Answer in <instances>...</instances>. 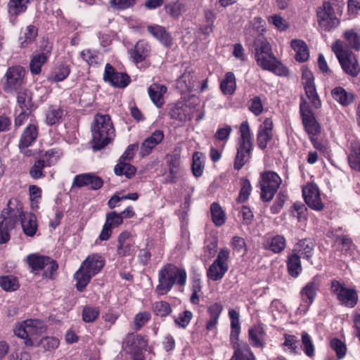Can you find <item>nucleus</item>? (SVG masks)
<instances>
[{
	"mask_svg": "<svg viewBox=\"0 0 360 360\" xmlns=\"http://www.w3.org/2000/svg\"><path fill=\"white\" fill-rule=\"evenodd\" d=\"M255 48V58L257 65L263 70L278 76H287L288 69L272 53L271 46L264 36H259L252 44Z\"/></svg>",
	"mask_w": 360,
	"mask_h": 360,
	"instance_id": "f257e3e1",
	"label": "nucleus"
},
{
	"mask_svg": "<svg viewBox=\"0 0 360 360\" xmlns=\"http://www.w3.org/2000/svg\"><path fill=\"white\" fill-rule=\"evenodd\" d=\"M93 148L101 150L113 140L115 134L112 120L108 115L98 113L91 124Z\"/></svg>",
	"mask_w": 360,
	"mask_h": 360,
	"instance_id": "f03ea898",
	"label": "nucleus"
},
{
	"mask_svg": "<svg viewBox=\"0 0 360 360\" xmlns=\"http://www.w3.org/2000/svg\"><path fill=\"white\" fill-rule=\"evenodd\" d=\"M186 277L184 269L173 264L165 265L158 273L159 283L155 288V292L160 295H165L171 290L174 283L181 286L184 285Z\"/></svg>",
	"mask_w": 360,
	"mask_h": 360,
	"instance_id": "7ed1b4c3",
	"label": "nucleus"
},
{
	"mask_svg": "<svg viewBox=\"0 0 360 360\" xmlns=\"http://www.w3.org/2000/svg\"><path fill=\"white\" fill-rule=\"evenodd\" d=\"M239 131L240 137L237 141V153L234 161V168L237 170L250 160L253 150L252 136L248 121L241 123Z\"/></svg>",
	"mask_w": 360,
	"mask_h": 360,
	"instance_id": "20e7f679",
	"label": "nucleus"
},
{
	"mask_svg": "<svg viewBox=\"0 0 360 360\" xmlns=\"http://www.w3.org/2000/svg\"><path fill=\"white\" fill-rule=\"evenodd\" d=\"M46 330L45 323L39 319H27L18 323L14 328V333L23 339L27 347H36L38 338Z\"/></svg>",
	"mask_w": 360,
	"mask_h": 360,
	"instance_id": "39448f33",
	"label": "nucleus"
},
{
	"mask_svg": "<svg viewBox=\"0 0 360 360\" xmlns=\"http://www.w3.org/2000/svg\"><path fill=\"white\" fill-rule=\"evenodd\" d=\"M332 50L344 72L352 77H356L359 72V65L354 53L346 48L341 40H336L334 42Z\"/></svg>",
	"mask_w": 360,
	"mask_h": 360,
	"instance_id": "423d86ee",
	"label": "nucleus"
},
{
	"mask_svg": "<svg viewBox=\"0 0 360 360\" xmlns=\"http://www.w3.org/2000/svg\"><path fill=\"white\" fill-rule=\"evenodd\" d=\"M281 178L274 172H262L259 177L261 198L264 201H270L281 184Z\"/></svg>",
	"mask_w": 360,
	"mask_h": 360,
	"instance_id": "0eeeda50",
	"label": "nucleus"
},
{
	"mask_svg": "<svg viewBox=\"0 0 360 360\" xmlns=\"http://www.w3.org/2000/svg\"><path fill=\"white\" fill-rule=\"evenodd\" d=\"M331 293L340 303L346 307L353 308L358 302V294L354 288H347L343 282L337 280L331 281Z\"/></svg>",
	"mask_w": 360,
	"mask_h": 360,
	"instance_id": "6e6552de",
	"label": "nucleus"
},
{
	"mask_svg": "<svg viewBox=\"0 0 360 360\" xmlns=\"http://www.w3.org/2000/svg\"><path fill=\"white\" fill-rule=\"evenodd\" d=\"M302 82L304 89V94L300 98V103L305 101L307 104L315 109H319L321 106V101L316 92L312 72L307 70H302Z\"/></svg>",
	"mask_w": 360,
	"mask_h": 360,
	"instance_id": "1a4fd4ad",
	"label": "nucleus"
},
{
	"mask_svg": "<svg viewBox=\"0 0 360 360\" xmlns=\"http://www.w3.org/2000/svg\"><path fill=\"white\" fill-rule=\"evenodd\" d=\"M316 15L319 26L324 31L330 32L340 25V20L335 15L333 4L330 1H324L322 6L317 8Z\"/></svg>",
	"mask_w": 360,
	"mask_h": 360,
	"instance_id": "9d476101",
	"label": "nucleus"
},
{
	"mask_svg": "<svg viewBox=\"0 0 360 360\" xmlns=\"http://www.w3.org/2000/svg\"><path fill=\"white\" fill-rule=\"evenodd\" d=\"M230 252L224 248L219 250L216 259L210 266L207 271V276L209 279L217 281L221 280L228 271V259Z\"/></svg>",
	"mask_w": 360,
	"mask_h": 360,
	"instance_id": "9b49d317",
	"label": "nucleus"
},
{
	"mask_svg": "<svg viewBox=\"0 0 360 360\" xmlns=\"http://www.w3.org/2000/svg\"><path fill=\"white\" fill-rule=\"evenodd\" d=\"M23 212L22 202L17 198H11L4 208L0 216V219L6 222L10 227H15L18 222L22 219Z\"/></svg>",
	"mask_w": 360,
	"mask_h": 360,
	"instance_id": "f8f14e48",
	"label": "nucleus"
},
{
	"mask_svg": "<svg viewBox=\"0 0 360 360\" xmlns=\"http://www.w3.org/2000/svg\"><path fill=\"white\" fill-rule=\"evenodd\" d=\"M313 110L315 108L304 101L300 104V114L302 118V123L307 134L310 136H315L321 131V127L316 120Z\"/></svg>",
	"mask_w": 360,
	"mask_h": 360,
	"instance_id": "ddd939ff",
	"label": "nucleus"
},
{
	"mask_svg": "<svg viewBox=\"0 0 360 360\" xmlns=\"http://www.w3.org/2000/svg\"><path fill=\"white\" fill-rule=\"evenodd\" d=\"M25 75V70L22 66L10 67L4 75L6 79L4 84V90L7 92L18 90L24 82Z\"/></svg>",
	"mask_w": 360,
	"mask_h": 360,
	"instance_id": "4468645a",
	"label": "nucleus"
},
{
	"mask_svg": "<svg viewBox=\"0 0 360 360\" xmlns=\"http://www.w3.org/2000/svg\"><path fill=\"white\" fill-rule=\"evenodd\" d=\"M138 249L135 237L129 231L122 232L117 238V254L120 257H133Z\"/></svg>",
	"mask_w": 360,
	"mask_h": 360,
	"instance_id": "2eb2a0df",
	"label": "nucleus"
},
{
	"mask_svg": "<svg viewBox=\"0 0 360 360\" xmlns=\"http://www.w3.org/2000/svg\"><path fill=\"white\" fill-rule=\"evenodd\" d=\"M302 195L305 202L311 209L321 211L324 208L319 188L316 184L309 182L304 186L302 188Z\"/></svg>",
	"mask_w": 360,
	"mask_h": 360,
	"instance_id": "dca6fc26",
	"label": "nucleus"
},
{
	"mask_svg": "<svg viewBox=\"0 0 360 360\" xmlns=\"http://www.w3.org/2000/svg\"><path fill=\"white\" fill-rule=\"evenodd\" d=\"M146 341L140 335L134 333H128L122 341V350L129 356L143 354V349L146 347Z\"/></svg>",
	"mask_w": 360,
	"mask_h": 360,
	"instance_id": "f3484780",
	"label": "nucleus"
},
{
	"mask_svg": "<svg viewBox=\"0 0 360 360\" xmlns=\"http://www.w3.org/2000/svg\"><path fill=\"white\" fill-rule=\"evenodd\" d=\"M319 288V283L314 278L301 290V303L298 308L301 313L304 314L308 311L316 296Z\"/></svg>",
	"mask_w": 360,
	"mask_h": 360,
	"instance_id": "a211bd4d",
	"label": "nucleus"
},
{
	"mask_svg": "<svg viewBox=\"0 0 360 360\" xmlns=\"http://www.w3.org/2000/svg\"><path fill=\"white\" fill-rule=\"evenodd\" d=\"M266 31V22L260 17H255L249 22L248 25L245 28V37L248 45L254 44V40L259 37L264 36Z\"/></svg>",
	"mask_w": 360,
	"mask_h": 360,
	"instance_id": "6ab92c4d",
	"label": "nucleus"
},
{
	"mask_svg": "<svg viewBox=\"0 0 360 360\" xmlns=\"http://www.w3.org/2000/svg\"><path fill=\"white\" fill-rule=\"evenodd\" d=\"M103 79L112 86L120 88L125 87L130 81L129 77L126 73L115 72L114 68L109 63L105 65Z\"/></svg>",
	"mask_w": 360,
	"mask_h": 360,
	"instance_id": "aec40b11",
	"label": "nucleus"
},
{
	"mask_svg": "<svg viewBox=\"0 0 360 360\" xmlns=\"http://www.w3.org/2000/svg\"><path fill=\"white\" fill-rule=\"evenodd\" d=\"M165 138V134L161 129L155 130L141 144L139 154L141 157L150 155L157 146L160 144Z\"/></svg>",
	"mask_w": 360,
	"mask_h": 360,
	"instance_id": "412c9836",
	"label": "nucleus"
},
{
	"mask_svg": "<svg viewBox=\"0 0 360 360\" xmlns=\"http://www.w3.org/2000/svg\"><path fill=\"white\" fill-rule=\"evenodd\" d=\"M273 121L271 118H266L259 125L257 134V143L258 147L264 150L273 137Z\"/></svg>",
	"mask_w": 360,
	"mask_h": 360,
	"instance_id": "4be33fe9",
	"label": "nucleus"
},
{
	"mask_svg": "<svg viewBox=\"0 0 360 360\" xmlns=\"http://www.w3.org/2000/svg\"><path fill=\"white\" fill-rule=\"evenodd\" d=\"M103 184V180L100 177L90 173L76 175L73 181L74 186L78 187L87 186L94 190L99 189Z\"/></svg>",
	"mask_w": 360,
	"mask_h": 360,
	"instance_id": "5701e85b",
	"label": "nucleus"
},
{
	"mask_svg": "<svg viewBox=\"0 0 360 360\" xmlns=\"http://www.w3.org/2000/svg\"><path fill=\"white\" fill-rule=\"evenodd\" d=\"M104 264L105 260L100 255L92 254L82 262L81 267L94 276L103 269Z\"/></svg>",
	"mask_w": 360,
	"mask_h": 360,
	"instance_id": "b1692460",
	"label": "nucleus"
},
{
	"mask_svg": "<svg viewBox=\"0 0 360 360\" xmlns=\"http://www.w3.org/2000/svg\"><path fill=\"white\" fill-rule=\"evenodd\" d=\"M314 248V243L312 240L305 238L295 245L292 253L299 255L300 258L309 259L313 255Z\"/></svg>",
	"mask_w": 360,
	"mask_h": 360,
	"instance_id": "393cba45",
	"label": "nucleus"
},
{
	"mask_svg": "<svg viewBox=\"0 0 360 360\" xmlns=\"http://www.w3.org/2000/svg\"><path fill=\"white\" fill-rule=\"evenodd\" d=\"M38 136L37 127L34 124H28L22 131L20 141L19 148L21 151L30 146L37 139Z\"/></svg>",
	"mask_w": 360,
	"mask_h": 360,
	"instance_id": "a878e982",
	"label": "nucleus"
},
{
	"mask_svg": "<svg viewBox=\"0 0 360 360\" xmlns=\"http://www.w3.org/2000/svg\"><path fill=\"white\" fill-rule=\"evenodd\" d=\"M250 343L254 347L263 348L266 344V333L262 326L257 325L248 331Z\"/></svg>",
	"mask_w": 360,
	"mask_h": 360,
	"instance_id": "bb28decb",
	"label": "nucleus"
},
{
	"mask_svg": "<svg viewBox=\"0 0 360 360\" xmlns=\"http://www.w3.org/2000/svg\"><path fill=\"white\" fill-rule=\"evenodd\" d=\"M167 91V87L165 85L154 83L148 89V95L152 102L158 107L161 108L164 104V95Z\"/></svg>",
	"mask_w": 360,
	"mask_h": 360,
	"instance_id": "cd10ccee",
	"label": "nucleus"
},
{
	"mask_svg": "<svg viewBox=\"0 0 360 360\" xmlns=\"http://www.w3.org/2000/svg\"><path fill=\"white\" fill-rule=\"evenodd\" d=\"M234 353L230 360H256L249 345L246 342H235Z\"/></svg>",
	"mask_w": 360,
	"mask_h": 360,
	"instance_id": "c85d7f7f",
	"label": "nucleus"
},
{
	"mask_svg": "<svg viewBox=\"0 0 360 360\" xmlns=\"http://www.w3.org/2000/svg\"><path fill=\"white\" fill-rule=\"evenodd\" d=\"M150 51L149 44L144 40H139L134 49L130 51V54L134 62L138 63L144 60L149 56Z\"/></svg>",
	"mask_w": 360,
	"mask_h": 360,
	"instance_id": "c756f323",
	"label": "nucleus"
},
{
	"mask_svg": "<svg viewBox=\"0 0 360 360\" xmlns=\"http://www.w3.org/2000/svg\"><path fill=\"white\" fill-rule=\"evenodd\" d=\"M223 309V305L219 302L213 303L207 307V312L209 315V319L206 323L207 330H212L216 328Z\"/></svg>",
	"mask_w": 360,
	"mask_h": 360,
	"instance_id": "7c9ffc66",
	"label": "nucleus"
},
{
	"mask_svg": "<svg viewBox=\"0 0 360 360\" xmlns=\"http://www.w3.org/2000/svg\"><path fill=\"white\" fill-rule=\"evenodd\" d=\"M147 30L156 39L165 46L172 44V38L165 27L158 25H148Z\"/></svg>",
	"mask_w": 360,
	"mask_h": 360,
	"instance_id": "2f4dec72",
	"label": "nucleus"
},
{
	"mask_svg": "<svg viewBox=\"0 0 360 360\" xmlns=\"http://www.w3.org/2000/svg\"><path fill=\"white\" fill-rule=\"evenodd\" d=\"M333 98L342 106L346 107L352 104L354 100V96L351 92H347L342 86H336L331 91Z\"/></svg>",
	"mask_w": 360,
	"mask_h": 360,
	"instance_id": "473e14b6",
	"label": "nucleus"
},
{
	"mask_svg": "<svg viewBox=\"0 0 360 360\" xmlns=\"http://www.w3.org/2000/svg\"><path fill=\"white\" fill-rule=\"evenodd\" d=\"M24 233L27 236H33L37 230V222L35 215L25 212L20 220Z\"/></svg>",
	"mask_w": 360,
	"mask_h": 360,
	"instance_id": "72a5a7b5",
	"label": "nucleus"
},
{
	"mask_svg": "<svg viewBox=\"0 0 360 360\" xmlns=\"http://www.w3.org/2000/svg\"><path fill=\"white\" fill-rule=\"evenodd\" d=\"M290 46L295 52V59L299 62H305L309 59V51L307 44L302 39H292Z\"/></svg>",
	"mask_w": 360,
	"mask_h": 360,
	"instance_id": "f704fd0d",
	"label": "nucleus"
},
{
	"mask_svg": "<svg viewBox=\"0 0 360 360\" xmlns=\"http://www.w3.org/2000/svg\"><path fill=\"white\" fill-rule=\"evenodd\" d=\"M283 342L281 345L283 350L290 354L297 355L299 354L300 348L298 338L294 335L285 333L283 335Z\"/></svg>",
	"mask_w": 360,
	"mask_h": 360,
	"instance_id": "c9c22d12",
	"label": "nucleus"
},
{
	"mask_svg": "<svg viewBox=\"0 0 360 360\" xmlns=\"http://www.w3.org/2000/svg\"><path fill=\"white\" fill-rule=\"evenodd\" d=\"M220 89L224 95H232L236 89V81L235 75L231 72L225 74L224 78L220 83Z\"/></svg>",
	"mask_w": 360,
	"mask_h": 360,
	"instance_id": "e433bc0d",
	"label": "nucleus"
},
{
	"mask_svg": "<svg viewBox=\"0 0 360 360\" xmlns=\"http://www.w3.org/2000/svg\"><path fill=\"white\" fill-rule=\"evenodd\" d=\"M26 260L32 271H37L44 269L46 261H49V257L30 254L27 256Z\"/></svg>",
	"mask_w": 360,
	"mask_h": 360,
	"instance_id": "4c0bfd02",
	"label": "nucleus"
},
{
	"mask_svg": "<svg viewBox=\"0 0 360 360\" xmlns=\"http://www.w3.org/2000/svg\"><path fill=\"white\" fill-rule=\"evenodd\" d=\"M348 162L350 167L357 172H360V144L352 143L349 154L348 155Z\"/></svg>",
	"mask_w": 360,
	"mask_h": 360,
	"instance_id": "58836bf2",
	"label": "nucleus"
},
{
	"mask_svg": "<svg viewBox=\"0 0 360 360\" xmlns=\"http://www.w3.org/2000/svg\"><path fill=\"white\" fill-rule=\"evenodd\" d=\"M195 78L190 72H185L178 79L177 88L181 92L191 91L194 87Z\"/></svg>",
	"mask_w": 360,
	"mask_h": 360,
	"instance_id": "ea45409f",
	"label": "nucleus"
},
{
	"mask_svg": "<svg viewBox=\"0 0 360 360\" xmlns=\"http://www.w3.org/2000/svg\"><path fill=\"white\" fill-rule=\"evenodd\" d=\"M287 266L289 274L294 278L297 277L302 270L300 256L292 253L289 255Z\"/></svg>",
	"mask_w": 360,
	"mask_h": 360,
	"instance_id": "a19ab883",
	"label": "nucleus"
},
{
	"mask_svg": "<svg viewBox=\"0 0 360 360\" xmlns=\"http://www.w3.org/2000/svg\"><path fill=\"white\" fill-rule=\"evenodd\" d=\"M347 45L356 51H360V33L354 30H347L343 33Z\"/></svg>",
	"mask_w": 360,
	"mask_h": 360,
	"instance_id": "79ce46f5",
	"label": "nucleus"
},
{
	"mask_svg": "<svg viewBox=\"0 0 360 360\" xmlns=\"http://www.w3.org/2000/svg\"><path fill=\"white\" fill-rule=\"evenodd\" d=\"M115 173L118 176L124 175L127 178L131 179L134 176L136 169L129 162L119 160L115 167Z\"/></svg>",
	"mask_w": 360,
	"mask_h": 360,
	"instance_id": "37998d69",
	"label": "nucleus"
},
{
	"mask_svg": "<svg viewBox=\"0 0 360 360\" xmlns=\"http://www.w3.org/2000/svg\"><path fill=\"white\" fill-rule=\"evenodd\" d=\"M267 248L275 253L282 252L286 246V240L284 236L281 235H276L269 237L266 241Z\"/></svg>",
	"mask_w": 360,
	"mask_h": 360,
	"instance_id": "c03bdc74",
	"label": "nucleus"
},
{
	"mask_svg": "<svg viewBox=\"0 0 360 360\" xmlns=\"http://www.w3.org/2000/svg\"><path fill=\"white\" fill-rule=\"evenodd\" d=\"M212 220L215 226H221L226 221V214L217 202H213L210 207Z\"/></svg>",
	"mask_w": 360,
	"mask_h": 360,
	"instance_id": "a18cd8bd",
	"label": "nucleus"
},
{
	"mask_svg": "<svg viewBox=\"0 0 360 360\" xmlns=\"http://www.w3.org/2000/svg\"><path fill=\"white\" fill-rule=\"evenodd\" d=\"M32 0H10L8 2V13L11 16L16 17L19 14L25 12L27 4Z\"/></svg>",
	"mask_w": 360,
	"mask_h": 360,
	"instance_id": "49530a36",
	"label": "nucleus"
},
{
	"mask_svg": "<svg viewBox=\"0 0 360 360\" xmlns=\"http://www.w3.org/2000/svg\"><path fill=\"white\" fill-rule=\"evenodd\" d=\"M93 276L91 274H88L86 270L80 266L75 274V278L77 281V289L80 292L83 291Z\"/></svg>",
	"mask_w": 360,
	"mask_h": 360,
	"instance_id": "de8ad7c7",
	"label": "nucleus"
},
{
	"mask_svg": "<svg viewBox=\"0 0 360 360\" xmlns=\"http://www.w3.org/2000/svg\"><path fill=\"white\" fill-rule=\"evenodd\" d=\"M70 72V69L68 65L60 64L53 70L49 79L54 82H61L68 77Z\"/></svg>",
	"mask_w": 360,
	"mask_h": 360,
	"instance_id": "09e8293b",
	"label": "nucleus"
},
{
	"mask_svg": "<svg viewBox=\"0 0 360 360\" xmlns=\"http://www.w3.org/2000/svg\"><path fill=\"white\" fill-rule=\"evenodd\" d=\"M205 156L200 152L194 153L193 155L192 171L195 176H201L205 167Z\"/></svg>",
	"mask_w": 360,
	"mask_h": 360,
	"instance_id": "8fccbe9b",
	"label": "nucleus"
},
{
	"mask_svg": "<svg viewBox=\"0 0 360 360\" xmlns=\"http://www.w3.org/2000/svg\"><path fill=\"white\" fill-rule=\"evenodd\" d=\"M63 116V110L60 106H50L46 113V122L49 125H53L59 122Z\"/></svg>",
	"mask_w": 360,
	"mask_h": 360,
	"instance_id": "3c124183",
	"label": "nucleus"
},
{
	"mask_svg": "<svg viewBox=\"0 0 360 360\" xmlns=\"http://www.w3.org/2000/svg\"><path fill=\"white\" fill-rule=\"evenodd\" d=\"M37 36V29L34 25H28L25 31L22 32V36L20 37V43L21 47H26L30 44L32 43L36 37Z\"/></svg>",
	"mask_w": 360,
	"mask_h": 360,
	"instance_id": "603ef678",
	"label": "nucleus"
},
{
	"mask_svg": "<svg viewBox=\"0 0 360 360\" xmlns=\"http://www.w3.org/2000/svg\"><path fill=\"white\" fill-rule=\"evenodd\" d=\"M301 342L302 349L305 355L309 358L314 357L315 355V346L311 338L307 332L301 333Z\"/></svg>",
	"mask_w": 360,
	"mask_h": 360,
	"instance_id": "864d4df0",
	"label": "nucleus"
},
{
	"mask_svg": "<svg viewBox=\"0 0 360 360\" xmlns=\"http://www.w3.org/2000/svg\"><path fill=\"white\" fill-rule=\"evenodd\" d=\"M169 174L167 181L169 183H175L179 177L180 171V160L176 156H172L168 162Z\"/></svg>",
	"mask_w": 360,
	"mask_h": 360,
	"instance_id": "5fc2aeb1",
	"label": "nucleus"
},
{
	"mask_svg": "<svg viewBox=\"0 0 360 360\" xmlns=\"http://www.w3.org/2000/svg\"><path fill=\"white\" fill-rule=\"evenodd\" d=\"M290 214L299 222H304L307 219V208L302 202H295L291 207Z\"/></svg>",
	"mask_w": 360,
	"mask_h": 360,
	"instance_id": "6e6d98bb",
	"label": "nucleus"
},
{
	"mask_svg": "<svg viewBox=\"0 0 360 360\" xmlns=\"http://www.w3.org/2000/svg\"><path fill=\"white\" fill-rule=\"evenodd\" d=\"M80 56L89 65H97L102 60L101 56L98 52L90 49L83 50L80 53Z\"/></svg>",
	"mask_w": 360,
	"mask_h": 360,
	"instance_id": "4d7b16f0",
	"label": "nucleus"
},
{
	"mask_svg": "<svg viewBox=\"0 0 360 360\" xmlns=\"http://www.w3.org/2000/svg\"><path fill=\"white\" fill-rule=\"evenodd\" d=\"M45 53H41L33 56L30 61V68L32 74L37 75L41 72V66L46 63Z\"/></svg>",
	"mask_w": 360,
	"mask_h": 360,
	"instance_id": "13d9d810",
	"label": "nucleus"
},
{
	"mask_svg": "<svg viewBox=\"0 0 360 360\" xmlns=\"http://www.w3.org/2000/svg\"><path fill=\"white\" fill-rule=\"evenodd\" d=\"M100 310L97 307L85 306L82 310V320L86 323H92L97 319Z\"/></svg>",
	"mask_w": 360,
	"mask_h": 360,
	"instance_id": "bf43d9fd",
	"label": "nucleus"
},
{
	"mask_svg": "<svg viewBox=\"0 0 360 360\" xmlns=\"http://www.w3.org/2000/svg\"><path fill=\"white\" fill-rule=\"evenodd\" d=\"M0 286L6 291H14L19 287L18 279L13 276L0 277Z\"/></svg>",
	"mask_w": 360,
	"mask_h": 360,
	"instance_id": "052dcab7",
	"label": "nucleus"
},
{
	"mask_svg": "<svg viewBox=\"0 0 360 360\" xmlns=\"http://www.w3.org/2000/svg\"><path fill=\"white\" fill-rule=\"evenodd\" d=\"M267 20L269 23L272 24L280 32H284L289 27L288 22L278 14L269 16Z\"/></svg>",
	"mask_w": 360,
	"mask_h": 360,
	"instance_id": "680f3d73",
	"label": "nucleus"
},
{
	"mask_svg": "<svg viewBox=\"0 0 360 360\" xmlns=\"http://www.w3.org/2000/svg\"><path fill=\"white\" fill-rule=\"evenodd\" d=\"M61 155L62 153L60 150L53 148L46 152L42 160H44L46 166L50 167L56 164Z\"/></svg>",
	"mask_w": 360,
	"mask_h": 360,
	"instance_id": "e2e57ef3",
	"label": "nucleus"
},
{
	"mask_svg": "<svg viewBox=\"0 0 360 360\" xmlns=\"http://www.w3.org/2000/svg\"><path fill=\"white\" fill-rule=\"evenodd\" d=\"M330 345L331 349L335 352L338 359H341L345 356L347 347L342 341L333 338L330 340Z\"/></svg>",
	"mask_w": 360,
	"mask_h": 360,
	"instance_id": "0e129e2a",
	"label": "nucleus"
},
{
	"mask_svg": "<svg viewBox=\"0 0 360 360\" xmlns=\"http://www.w3.org/2000/svg\"><path fill=\"white\" fill-rule=\"evenodd\" d=\"M166 12L174 18H178L185 11V6L181 1H176L165 6Z\"/></svg>",
	"mask_w": 360,
	"mask_h": 360,
	"instance_id": "69168bd1",
	"label": "nucleus"
},
{
	"mask_svg": "<svg viewBox=\"0 0 360 360\" xmlns=\"http://www.w3.org/2000/svg\"><path fill=\"white\" fill-rule=\"evenodd\" d=\"M153 309L155 314L160 316H166L172 311L169 304L164 301L155 302L153 304Z\"/></svg>",
	"mask_w": 360,
	"mask_h": 360,
	"instance_id": "338daca9",
	"label": "nucleus"
},
{
	"mask_svg": "<svg viewBox=\"0 0 360 360\" xmlns=\"http://www.w3.org/2000/svg\"><path fill=\"white\" fill-rule=\"evenodd\" d=\"M59 340L55 337H45L38 341L37 346L41 345L44 349L51 351L59 345Z\"/></svg>",
	"mask_w": 360,
	"mask_h": 360,
	"instance_id": "774afa93",
	"label": "nucleus"
}]
</instances>
